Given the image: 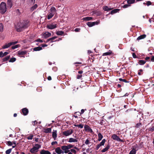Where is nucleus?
Instances as JSON below:
<instances>
[{
  "label": "nucleus",
  "instance_id": "53",
  "mask_svg": "<svg viewBox=\"0 0 154 154\" xmlns=\"http://www.w3.org/2000/svg\"><path fill=\"white\" fill-rule=\"evenodd\" d=\"M70 151L72 152L73 153H74V154H76V151L74 149H70Z\"/></svg>",
  "mask_w": 154,
  "mask_h": 154
},
{
  "label": "nucleus",
  "instance_id": "1",
  "mask_svg": "<svg viewBox=\"0 0 154 154\" xmlns=\"http://www.w3.org/2000/svg\"><path fill=\"white\" fill-rule=\"evenodd\" d=\"M29 26L28 23L27 21H23L22 22H18L16 26L17 31L18 32H20L28 28Z\"/></svg>",
  "mask_w": 154,
  "mask_h": 154
},
{
  "label": "nucleus",
  "instance_id": "20",
  "mask_svg": "<svg viewBox=\"0 0 154 154\" xmlns=\"http://www.w3.org/2000/svg\"><path fill=\"white\" fill-rule=\"evenodd\" d=\"M7 3L10 8H11L12 6V0H7Z\"/></svg>",
  "mask_w": 154,
  "mask_h": 154
},
{
  "label": "nucleus",
  "instance_id": "31",
  "mask_svg": "<svg viewBox=\"0 0 154 154\" xmlns=\"http://www.w3.org/2000/svg\"><path fill=\"white\" fill-rule=\"evenodd\" d=\"M93 18L91 17H86L83 18V20L85 21H89L92 20Z\"/></svg>",
  "mask_w": 154,
  "mask_h": 154
},
{
  "label": "nucleus",
  "instance_id": "4",
  "mask_svg": "<svg viewBox=\"0 0 154 154\" xmlns=\"http://www.w3.org/2000/svg\"><path fill=\"white\" fill-rule=\"evenodd\" d=\"M73 132V130L72 129H70L63 131L62 133L63 135L66 136H67L72 134Z\"/></svg>",
  "mask_w": 154,
  "mask_h": 154
},
{
  "label": "nucleus",
  "instance_id": "36",
  "mask_svg": "<svg viewBox=\"0 0 154 154\" xmlns=\"http://www.w3.org/2000/svg\"><path fill=\"white\" fill-rule=\"evenodd\" d=\"M135 2V0H128L127 1V3L128 4H133Z\"/></svg>",
  "mask_w": 154,
  "mask_h": 154
},
{
  "label": "nucleus",
  "instance_id": "47",
  "mask_svg": "<svg viewBox=\"0 0 154 154\" xmlns=\"http://www.w3.org/2000/svg\"><path fill=\"white\" fill-rule=\"evenodd\" d=\"M3 26L2 23H0V31L2 32L3 30Z\"/></svg>",
  "mask_w": 154,
  "mask_h": 154
},
{
  "label": "nucleus",
  "instance_id": "45",
  "mask_svg": "<svg viewBox=\"0 0 154 154\" xmlns=\"http://www.w3.org/2000/svg\"><path fill=\"white\" fill-rule=\"evenodd\" d=\"M149 131L152 132L154 131V126H152V127L149 128L148 129Z\"/></svg>",
  "mask_w": 154,
  "mask_h": 154
},
{
  "label": "nucleus",
  "instance_id": "27",
  "mask_svg": "<svg viewBox=\"0 0 154 154\" xmlns=\"http://www.w3.org/2000/svg\"><path fill=\"white\" fill-rule=\"evenodd\" d=\"M103 10L105 11H109L111 10L112 9L110 8H109L107 6H103Z\"/></svg>",
  "mask_w": 154,
  "mask_h": 154
},
{
  "label": "nucleus",
  "instance_id": "3",
  "mask_svg": "<svg viewBox=\"0 0 154 154\" xmlns=\"http://www.w3.org/2000/svg\"><path fill=\"white\" fill-rule=\"evenodd\" d=\"M57 26V24L53 23L51 24H48L47 26V28L50 29H53L56 28Z\"/></svg>",
  "mask_w": 154,
  "mask_h": 154
},
{
  "label": "nucleus",
  "instance_id": "17",
  "mask_svg": "<svg viewBox=\"0 0 154 154\" xmlns=\"http://www.w3.org/2000/svg\"><path fill=\"white\" fill-rule=\"evenodd\" d=\"M38 151V150L35 148V147H34V146L30 150V152L32 154L37 152Z\"/></svg>",
  "mask_w": 154,
  "mask_h": 154
},
{
  "label": "nucleus",
  "instance_id": "41",
  "mask_svg": "<svg viewBox=\"0 0 154 154\" xmlns=\"http://www.w3.org/2000/svg\"><path fill=\"white\" fill-rule=\"evenodd\" d=\"M34 147H35V148L38 150L41 147V145L38 144H35Z\"/></svg>",
  "mask_w": 154,
  "mask_h": 154
},
{
  "label": "nucleus",
  "instance_id": "56",
  "mask_svg": "<svg viewBox=\"0 0 154 154\" xmlns=\"http://www.w3.org/2000/svg\"><path fill=\"white\" fill-rule=\"evenodd\" d=\"M83 125L81 124L78 125V126H77L81 128H83Z\"/></svg>",
  "mask_w": 154,
  "mask_h": 154
},
{
  "label": "nucleus",
  "instance_id": "6",
  "mask_svg": "<svg viewBox=\"0 0 154 154\" xmlns=\"http://www.w3.org/2000/svg\"><path fill=\"white\" fill-rule=\"evenodd\" d=\"M18 55L20 57H24V55L27 53V52L26 51H18Z\"/></svg>",
  "mask_w": 154,
  "mask_h": 154
},
{
  "label": "nucleus",
  "instance_id": "10",
  "mask_svg": "<svg viewBox=\"0 0 154 154\" xmlns=\"http://www.w3.org/2000/svg\"><path fill=\"white\" fill-rule=\"evenodd\" d=\"M61 148L63 151H64V152L65 153H67L69 152L70 151L69 150H68L67 146H61Z\"/></svg>",
  "mask_w": 154,
  "mask_h": 154
},
{
  "label": "nucleus",
  "instance_id": "21",
  "mask_svg": "<svg viewBox=\"0 0 154 154\" xmlns=\"http://www.w3.org/2000/svg\"><path fill=\"white\" fill-rule=\"evenodd\" d=\"M146 35L145 34H143L139 36L137 39V40H139L146 38Z\"/></svg>",
  "mask_w": 154,
  "mask_h": 154
},
{
  "label": "nucleus",
  "instance_id": "39",
  "mask_svg": "<svg viewBox=\"0 0 154 154\" xmlns=\"http://www.w3.org/2000/svg\"><path fill=\"white\" fill-rule=\"evenodd\" d=\"M143 4L144 5H146L147 6H149L152 5V2L149 1H148L146 2V3L145 2L143 3Z\"/></svg>",
  "mask_w": 154,
  "mask_h": 154
},
{
  "label": "nucleus",
  "instance_id": "8",
  "mask_svg": "<svg viewBox=\"0 0 154 154\" xmlns=\"http://www.w3.org/2000/svg\"><path fill=\"white\" fill-rule=\"evenodd\" d=\"M29 113V110L26 108H24L21 109V113L24 116H26Z\"/></svg>",
  "mask_w": 154,
  "mask_h": 154
},
{
  "label": "nucleus",
  "instance_id": "49",
  "mask_svg": "<svg viewBox=\"0 0 154 154\" xmlns=\"http://www.w3.org/2000/svg\"><path fill=\"white\" fill-rule=\"evenodd\" d=\"M67 146L68 149L73 147L74 146L70 144H69V145Z\"/></svg>",
  "mask_w": 154,
  "mask_h": 154
},
{
  "label": "nucleus",
  "instance_id": "24",
  "mask_svg": "<svg viewBox=\"0 0 154 154\" xmlns=\"http://www.w3.org/2000/svg\"><path fill=\"white\" fill-rule=\"evenodd\" d=\"M11 45H12V44L10 42L8 44H6L5 45H4L2 47V48L3 49L6 48L10 47Z\"/></svg>",
  "mask_w": 154,
  "mask_h": 154
},
{
  "label": "nucleus",
  "instance_id": "2",
  "mask_svg": "<svg viewBox=\"0 0 154 154\" xmlns=\"http://www.w3.org/2000/svg\"><path fill=\"white\" fill-rule=\"evenodd\" d=\"M0 11L2 14H4L7 11L6 3L2 2L0 4Z\"/></svg>",
  "mask_w": 154,
  "mask_h": 154
},
{
  "label": "nucleus",
  "instance_id": "57",
  "mask_svg": "<svg viewBox=\"0 0 154 154\" xmlns=\"http://www.w3.org/2000/svg\"><path fill=\"white\" fill-rule=\"evenodd\" d=\"M82 75H77V79H80L82 77Z\"/></svg>",
  "mask_w": 154,
  "mask_h": 154
},
{
  "label": "nucleus",
  "instance_id": "63",
  "mask_svg": "<svg viewBox=\"0 0 154 154\" xmlns=\"http://www.w3.org/2000/svg\"><path fill=\"white\" fill-rule=\"evenodd\" d=\"M85 110H86V109H85ZM84 112H85V110L84 109H82L81 110V112H80L81 115L83 114L84 113Z\"/></svg>",
  "mask_w": 154,
  "mask_h": 154
},
{
  "label": "nucleus",
  "instance_id": "51",
  "mask_svg": "<svg viewBox=\"0 0 154 154\" xmlns=\"http://www.w3.org/2000/svg\"><path fill=\"white\" fill-rule=\"evenodd\" d=\"M90 143V140L88 139H87L85 142V143L86 145H88Z\"/></svg>",
  "mask_w": 154,
  "mask_h": 154
},
{
  "label": "nucleus",
  "instance_id": "40",
  "mask_svg": "<svg viewBox=\"0 0 154 154\" xmlns=\"http://www.w3.org/2000/svg\"><path fill=\"white\" fill-rule=\"evenodd\" d=\"M141 126H142L141 123H138L137 124H136L135 127L136 128H141Z\"/></svg>",
  "mask_w": 154,
  "mask_h": 154
},
{
  "label": "nucleus",
  "instance_id": "13",
  "mask_svg": "<svg viewBox=\"0 0 154 154\" xmlns=\"http://www.w3.org/2000/svg\"><path fill=\"white\" fill-rule=\"evenodd\" d=\"M114 55V53L111 50H109L108 52L104 53L103 54V56L110 55Z\"/></svg>",
  "mask_w": 154,
  "mask_h": 154
},
{
  "label": "nucleus",
  "instance_id": "28",
  "mask_svg": "<svg viewBox=\"0 0 154 154\" xmlns=\"http://www.w3.org/2000/svg\"><path fill=\"white\" fill-rule=\"evenodd\" d=\"M35 2V0H27V3L29 4L33 5Z\"/></svg>",
  "mask_w": 154,
  "mask_h": 154
},
{
  "label": "nucleus",
  "instance_id": "12",
  "mask_svg": "<svg viewBox=\"0 0 154 154\" xmlns=\"http://www.w3.org/2000/svg\"><path fill=\"white\" fill-rule=\"evenodd\" d=\"M55 152L57 154H61V153H63L64 152L60 148V147H57L55 149Z\"/></svg>",
  "mask_w": 154,
  "mask_h": 154
},
{
  "label": "nucleus",
  "instance_id": "58",
  "mask_svg": "<svg viewBox=\"0 0 154 154\" xmlns=\"http://www.w3.org/2000/svg\"><path fill=\"white\" fill-rule=\"evenodd\" d=\"M7 143H8V146H12V143L11 141H8Z\"/></svg>",
  "mask_w": 154,
  "mask_h": 154
},
{
  "label": "nucleus",
  "instance_id": "55",
  "mask_svg": "<svg viewBox=\"0 0 154 154\" xmlns=\"http://www.w3.org/2000/svg\"><path fill=\"white\" fill-rule=\"evenodd\" d=\"M132 56H133V57L134 58H137V56L134 53H132Z\"/></svg>",
  "mask_w": 154,
  "mask_h": 154
},
{
  "label": "nucleus",
  "instance_id": "34",
  "mask_svg": "<svg viewBox=\"0 0 154 154\" xmlns=\"http://www.w3.org/2000/svg\"><path fill=\"white\" fill-rule=\"evenodd\" d=\"M136 150L134 148H133L129 153V154H136Z\"/></svg>",
  "mask_w": 154,
  "mask_h": 154
},
{
  "label": "nucleus",
  "instance_id": "37",
  "mask_svg": "<svg viewBox=\"0 0 154 154\" xmlns=\"http://www.w3.org/2000/svg\"><path fill=\"white\" fill-rule=\"evenodd\" d=\"M57 36H54L49 38V40H50V42H55V41H54V40L57 38Z\"/></svg>",
  "mask_w": 154,
  "mask_h": 154
},
{
  "label": "nucleus",
  "instance_id": "35",
  "mask_svg": "<svg viewBox=\"0 0 154 154\" xmlns=\"http://www.w3.org/2000/svg\"><path fill=\"white\" fill-rule=\"evenodd\" d=\"M37 4H35V5L30 8V10L32 11H33L35 9H36L37 8Z\"/></svg>",
  "mask_w": 154,
  "mask_h": 154
},
{
  "label": "nucleus",
  "instance_id": "64",
  "mask_svg": "<svg viewBox=\"0 0 154 154\" xmlns=\"http://www.w3.org/2000/svg\"><path fill=\"white\" fill-rule=\"evenodd\" d=\"M151 61L152 62H154V56H152L151 59Z\"/></svg>",
  "mask_w": 154,
  "mask_h": 154
},
{
  "label": "nucleus",
  "instance_id": "52",
  "mask_svg": "<svg viewBox=\"0 0 154 154\" xmlns=\"http://www.w3.org/2000/svg\"><path fill=\"white\" fill-rule=\"evenodd\" d=\"M35 42H39L41 43L43 42L42 40L40 38L37 39L35 40Z\"/></svg>",
  "mask_w": 154,
  "mask_h": 154
},
{
  "label": "nucleus",
  "instance_id": "11",
  "mask_svg": "<svg viewBox=\"0 0 154 154\" xmlns=\"http://www.w3.org/2000/svg\"><path fill=\"white\" fill-rule=\"evenodd\" d=\"M85 130L91 133L93 132V131L91 127L88 125H86L84 126Z\"/></svg>",
  "mask_w": 154,
  "mask_h": 154
},
{
  "label": "nucleus",
  "instance_id": "25",
  "mask_svg": "<svg viewBox=\"0 0 154 154\" xmlns=\"http://www.w3.org/2000/svg\"><path fill=\"white\" fill-rule=\"evenodd\" d=\"M42 49V48L41 47H38L33 48V50L35 51H39Z\"/></svg>",
  "mask_w": 154,
  "mask_h": 154
},
{
  "label": "nucleus",
  "instance_id": "7",
  "mask_svg": "<svg viewBox=\"0 0 154 154\" xmlns=\"http://www.w3.org/2000/svg\"><path fill=\"white\" fill-rule=\"evenodd\" d=\"M106 141V140L105 139H103L102 141L100 143V144H98L96 148V149L98 150L100 146H103L105 142Z\"/></svg>",
  "mask_w": 154,
  "mask_h": 154
},
{
  "label": "nucleus",
  "instance_id": "54",
  "mask_svg": "<svg viewBox=\"0 0 154 154\" xmlns=\"http://www.w3.org/2000/svg\"><path fill=\"white\" fill-rule=\"evenodd\" d=\"M130 5L128 4H126L124 5L123 6V8H126L130 6Z\"/></svg>",
  "mask_w": 154,
  "mask_h": 154
},
{
  "label": "nucleus",
  "instance_id": "23",
  "mask_svg": "<svg viewBox=\"0 0 154 154\" xmlns=\"http://www.w3.org/2000/svg\"><path fill=\"white\" fill-rule=\"evenodd\" d=\"M57 131L56 130L55 131L52 132V137L54 138V140H55L57 137Z\"/></svg>",
  "mask_w": 154,
  "mask_h": 154
},
{
  "label": "nucleus",
  "instance_id": "15",
  "mask_svg": "<svg viewBox=\"0 0 154 154\" xmlns=\"http://www.w3.org/2000/svg\"><path fill=\"white\" fill-rule=\"evenodd\" d=\"M51 33L48 32H47L43 34V36H44V38H45L51 36Z\"/></svg>",
  "mask_w": 154,
  "mask_h": 154
},
{
  "label": "nucleus",
  "instance_id": "14",
  "mask_svg": "<svg viewBox=\"0 0 154 154\" xmlns=\"http://www.w3.org/2000/svg\"><path fill=\"white\" fill-rule=\"evenodd\" d=\"M40 154H51V152L48 150L42 149L40 151Z\"/></svg>",
  "mask_w": 154,
  "mask_h": 154
},
{
  "label": "nucleus",
  "instance_id": "42",
  "mask_svg": "<svg viewBox=\"0 0 154 154\" xmlns=\"http://www.w3.org/2000/svg\"><path fill=\"white\" fill-rule=\"evenodd\" d=\"M119 80L120 81H122V82H125V83H129V81H127L125 79H122V78H119Z\"/></svg>",
  "mask_w": 154,
  "mask_h": 154
},
{
  "label": "nucleus",
  "instance_id": "59",
  "mask_svg": "<svg viewBox=\"0 0 154 154\" xmlns=\"http://www.w3.org/2000/svg\"><path fill=\"white\" fill-rule=\"evenodd\" d=\"M75 113L76 115L78 116H80L81 115V114L80 113V112H77Z\"/></svg>",
  "mask_w": 154,
  "mask_h": 154
},
{
  "label": "nucleus",
  "instance_id": "48",
  "mask_svg": "<svg viewBox=\"0 0 154 154\" xmlns=\"http://www.w3.org/2000/svg\"><path fill=\"white\" fill-rule=\"evenodd\" d=\"M143 71V70L142 69H140L138 71V74L139 75H141L143 74V73H141V72H142Z\"/></svg>",
  "mask_w": 154,
  "mask_h": 154
},
{
  "label": "nucleus",
  "instance_id": "5",
  "mask_svg": "<svg viewBox=\"0 0 154 154\" xmlns=\"http://www.w3.org/2000/svg\"><path fill=\"white\" fill-rule=\"evenodd\" d=\"M112 139L114 140H116L119 142H124V141L122 140L116 134H113L112 136Z\"/></svg>",
  "mask_w": 154,
  "mask_h": 154
},
{
  "label": "nucleus",
  "instance_id": "29",
  "mask_svg": "<svg viewBox=\"0 0 154 154\" xmlns=\"http://www.w3.org/2000/svg\"><path fill=\"white\" fill-rule=\"evenodd\" d=\"M98 141H100L103 138V136L100 133H99L98 134Z\"/></svg>",
  "mask_w": 154,
  "mask_h": 154
},
{
  "label": "nucleus",
  "instance_id": "26",
  "mask_svg": "<svg viewBox=\"0 0 154 154\" xmlns=\"http://www.w3.org/2000/svg\"><path fill=\"white\" fill-rule=\"evenodd\" d=\"M146 63V61L143 60H139L138 63L140 65H143Z\"/></svg>",
  "mask_w": 154,
  "mask_h": 154
},
{
  "label": "nucleus",
  "instance_id": "30",
  "mask_svg": "<svg viewBox=\"0 0 154 154\" xmlns=\"http://www.w3.org/2000/svg\"><path fill=\"white\" fill-rule=\"evenodd\" d=\"M119 11V9H116L112 10L110 12V14H112L116 13Z\"/></svg>",
  "mask_w": 154,
  "mask_h": 154
},
{
  "label": "nucleus",
  "instance_id": "62",
  "mask_svg": "<svg viewBox=\"0 0 154 154\" xmlns=\"http://www.w3.org/2000/svg\"><path fill=\"white\" fill-rule=\"evenodd\" d=\"M80 28H76L75 29V32H79L80 31Z\"/></svg>",
  "mask_w": 154,
  "mask_h": 154
},
{
  "label": "nucleus",
  "instance_id": "18",
  "mask_svg": "<svg viewBox=\"0 0 154 154\" xmlns=\"http://www.w3.org/2000/svg\"><path fill=\"white\" fill-rule=\"evenodd\" d=\"M78 138L75 139L72 138H70L69 139L68 142L70 143L77 142L78 141Z\"/></svg>",
  "mask_w": 154,
  "mask_h": 154
},
{
  "label": "nucleus",
  "instance_id": "43",
  "mask_svg": "<svg viewBox=\"0 0 154 154\" xmlns=\"http://www.w3.org/2000/svg\"><path fill=\"white\" fill-rule=\"evenodd\" d=\"M16 60V58L15 57L11 58L9 60V62H14Z\"/></svg>",
  "mask_w": 154,
  "mask_h": 154
},
{
  "label": "nucleus",
  "instance_id": "50",
  "mask_svg": "<svg viewBox=\"0 0 154 154\" xmlns=\"http://www.w3.org/2000/svg\"><path fill=\"white\" fill-rule=\"evenodd\" d=\"M33 135H31L27 137V138L28 140H32V139Z\"/></svg>",
  "mask_w": 154,
  "mask_h": 154
},
{
  "label": "nucleus",
  "instance_id": "32",
  "mask_svg": "<svg viewBox=\"0 0 154 154\" xmlns=\"http://www.w3.org/2000/svg\"><path fill=\"white\" fill-rule=\"evenodd\" d=\"M56 34L58 35H61L64 34V32L62 31H59L57 32Z\"/></svg>",
  "mask_w": 154,
  "mask_h": 154
},
{
  "label": "nucleus",
  "instance_id": "22",
  "mask_svg": "<svg viewBox=\"0 0 154 154\" xmlns=\"http://www.w3.org/2000/svg\"><path fill=\"white\" fill-rule=\"evenodd\" d=\"M51 128H48L47 129H44L43 132L46 133H50L51 132Z\"/></svg>",
  "mask_w": 154,
  "mask_h": 154
},
{
  "label": "nucleus",
  "instance_id": "9",
  "mask_svg": "<svg viewBox=\"0 0 154 154\" xmlns=\"http://www.w3.org/2000/svg\"><path fill=\"white\" fill-rule=\"evenodd\" d=\"M98 24V22L97 21L94 22H88L87 23L88 26L89 27H92L95 25H97Z\"/></svg>",
  "mask_w": 154,
  "mask_h": 154
},
{
  "label": "nucleus",
  "instance_id": "46",
  "mask_svg": "<svg viewBox=\"0 0 154 154\" xmlns=\"http://www.w3.org/2000/svg\"><path fill=\"white\" fill-rule=\"evenodd\" d=\"M12 150V149H9L8 150H7L5 151V153L6 154H9L11 152Z\"/></svg>",
  "mask_w": 154,
  "mask_h": 154
},
{
  "label": "nucleus",
  "instance_id": "61",
  "mask_svg": "<svg viewBox=\"0 0 154 154\" xmlns=\"http://www.w3.org/2000/svg\"><path fill=\"white\" fill-rule=\"evenodd\" d=\"M8 54V52H5L4 53H3V57L5 56Z\"/></svg>",
  "mask_w": 154,
  "mask_h": 154
},
{
  "label": "nucleus",
  "instance_id": "44",
  "mask_svg": "<svg viewBox=\"0 0 154 154\" xmlns=\"http://www.w3.org/2000/svg\"><path fill=\"white\" fill-rule=\"evenodd\" d=\"M20 46V45H16L14 46H12L11 47V48L13 49H14L19 47Z\"/></svg>",
  "mask_w": 154,
  "mask_h": 154
},
{
  "label": "nucleus",
  "instance_id": "16",
  "mask_svg": "<svg viewBox=\"0 0 154 154\" xmlns=\"http://www.w3.org/2000/svg\"><path fill=\"white\" fill-rule=\"evenodd\" d=\"M51 13L54 14L56 13L57 10L54 7H52L50 9Z\"/></svg>",
  "mask_w": 154,
  "mask_h": 154
},
{
  "label": "nucleus",
  "instance_id": "60",
  "mask_svg": "<svg viewBox=\"0 0 154 154\" xmlns=\"http://www.w3.org/2000/svg\"><path fill=\"white\" fill-rule=\"evenodd\" d=\"M57 141H54L52 142L51 143V144L52 146H54L55 144H57Z\"/></svg>",
  "mask_w": 154,
  "mask_h": 154
},
{
  "label": "nucleus",
  "instance_id": "33",
  "mask_svg": "<svg viewBox=\"0 0 154 154\" xmlns=\"http://www.w3.org/2000/svg\"><path fill=\"white\" fill-rule=\"evenodd\" d=\"M10 55L9 56H7L5 57L3 59V62H5L7 60H8L10 58Z\"/></svg>",
  "mask_w": 154,
  "mask_h": 154
},
{
  "label": "nucleus",
  "instance_id": "19",
  "mask_svg": "<svg viewBox=\"0 0 154 154\" xmlns=\"http://www.w3.org/2000/svg\"><path fill=\"white\" fill-rule=\"evenodd\" d=\"M110 145L108 144L105 147V148L103 149L101 151V152H104L107 151L110 148Z\"/></svg>",
  "mask_w": 154,
  "mask_h": 154
},
{
  "label": "nucleus",
  "instance_id": "38",
  "mask_svg": "<svg viewBox=\"0 0 154 154\" xmlns=\"http://www.w3.org/2000/svg\"><path fill=\"white\" fill-rule=\"evenodd\" d=\"M54 14L51 13H50L48 16L47 17V18L48 20H49L51 19L54 16Z\"/></svg>",
  "mask_w": 154,
  "mask_h": 154
}]
</instances>
